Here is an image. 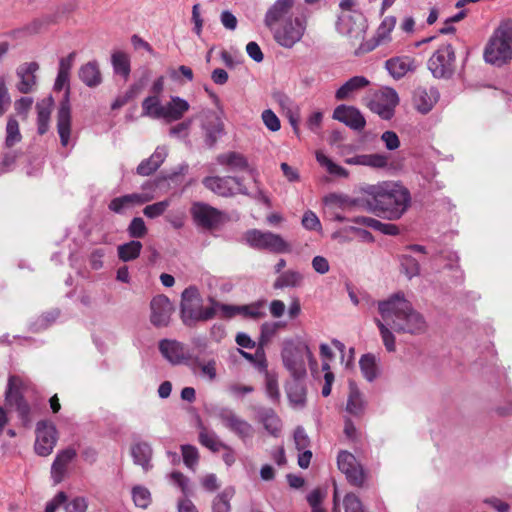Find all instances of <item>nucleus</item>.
Masks as SVG:
<instances>
[{
	"instance_id": "obj_1",
	"label": "nucleus",
	"mask_w": 512,
	"mask_h": 512,
	"mask_svg": "<svg viewBox=\"0 0 512 512\" xmlns=\"http://www.w3.org/2000/svg\"><path fill=\"white\" fill-rule=\"evenodd\" d=\"M383 321L397 333L419 335L426 331L427 323L422 314L414 309L403 292H397L378 302Z\"/></svg>"
},
{
	"instance_id": "obj_2",
	"label": "nucleus",
	"mask_w": 512,
	"mask_h": 512,
	"mask_svg": "<svg viewBox=\"0 0 512 512\" xmlns=\"http://www.w3.org/2000/svg\"><path fill=\"white\" fill-rule=\"evenodd\" d=\"M364 193L367 210L390 220L399 219L410 205L409 191L395 182L368 185Z\"/></svg>"
},
{
	"instance_id": "obj_3",
	"label": "nucleus",
	"mask_w": 512,
	"mask_h": 512,
	"mask_svg": "<svg viewBox=\"0 0 512 512\" xmlns=\"http://www.w3.org/2000/svg\"><path fill=\"white\" fill-rule=\"evenodd\" d=\"M205 188L221 197H233L236 194L246 195L266 206H271L270 198L264 192L258 179L254 177V189L249 191L243 183V178L236 176H208L202 181Z\"/></svg>"
},
{
	"instance_id": "obj_4",
	"label": "nucleus",
	"mask_w": 512,
	"mask_h": 512,
	"mask_svg": "<svg viewBox=\"0 0 512 512\" xmlns=\"http://www.w3.org/2000/svg\"><path fill=\"white\" fill-rule=\"evenodd\" d=\"M210 306L203 307L199 291L196 287L190 286L182 292L181 299V318L186 326H193L199 321L213 319L216 315H221L222 303L210 299Z\"/></svg>"
},
{
	"instance_id": "obj_5",
	"label": "nucleus",
	"mask_w": 512,
	"mask_h": 512,
	"mask_svg": "<svg viewBox=\"0 0 512 512\" xmlns=\"http://www.w3.org/2000/svg\"><path fill=\"white\" fill-rule=\"evenodd\" d=\"M487 63L502 66L512 59V21L502 22L494 31L484 49Z\"/></svg>"
},
{
	"instance_id": "obj_6",
	"label": "nucleus",
	"mask_w": 512,
	"mask_h": 512,
	"mask_svg": "<svg viewBox=\"0 0 512 512\" xmlns=\"http://www.w3.org/2000/svg\"><path fill=\"white\" fill-rule=\"evenodd\" d=\"M307 28V17L304 10L296 8L293 19L277 23L270 29L277 44L284 48H292L301 41Z\"/></svg>"
},
{
	"instance_id": "obj_7",
	"label": "nucleus",
	"mask_w": 512,
	"mask_h": 512,
	"mask_svg": "<svg viewBox=\"0 0 512 512\" xmlns=\"http://www.w3.org/2000/svg\"><path fill=\"white\" fill-rule=\"evenodd\" d=\"M284 366L295 379H300L306 374V360L313 370L317 361L313 357L309 347L304 343L287 344L282 351Z\"/></svg>"
},
{
	"instance_id": "obj_8",
	"label": "nucleus",
	"mask_w": 512,
	"mask_h": 512,
	"mask_svg": "<svg viewBox=\"0 0 512 512\" xmlns=\"http://www.w3.org/2000/svg\"><path fill=\"white\" fill-rule=\"evenodd\" d=\"M214 416L221 422L222 426L238 437L244 444H247L255 434L254 427L233 409L220 407L215 409Z\"/></svg>"
},
{
	"instance_id": "obj_9",
	"label": "nucleus",
	"mask_w": 512,
	"mask_h": 512,
	"mask_svg": "<svg viewBox=\"0 0 512 512\" xmlns=\"http://www.w3.org/2000/svg\"><path fill=\"white\" fill-rule=\"evenodd\" d=\"M247 244L259 250H268L273 253H289L291 246L279 234L271 231L251 229L245 233Z\"/></svg>"
},
{
	"instance_id": "obj_10",
	"label": "nucleus",
	"mask_w": 512,
	"mask_h": 512,
	"mask_svg": "<svg viewBox=\"0 0 512 512\" xmlns=\"http://www.w3.org/2000/svg\"><path fill=\"white\" fill-rule=\"evenodd\" d=\"M455 53L452 45L439 47L428 60V68L436 78H447L452 75Z\"/></svg>"
},
{
	"instance_id": "obj_11",
	"label": "nucleus",
	"mask_w": 512,
	"mask_h": 512,
	"mask_svg": "<svg viewBox=\"0 0 512 512\" xmlns=\"http://www.w3.org/2000/svg\"><path fill=\"white\" fill-rule=\"evenodd\" d=\"M190 213L194 223L207 230L217 228L223 221V213L220 210L200 201L192 203Z\"/></svg>"
},
{
	"instance_id": "obj_12",
	"label": "nucleus",
	"mask_w": 512,
	"mask_h": 512,
	"mask_svg": "<svg viewBox=\"0 0 512 512\" xmlns=\"http://www.w3.org/2000/svg\"><path fill=\"white\" fill-rule=\"evenodd\" d=\"M398 103L399 97L397 92L392 88L385 87L374 94L369 102V108L382 119L388 120L394 115V110Z\"/></svg>"
},
{
	"instance_id": "obj_13",
	"label": "nucleus",
	"mask_w": 512,
	"mask_h": 512,
	"mask_svg": "<svg viewBox=\"0 0 512 512\" xmlns=\"http://www.w3.org/2000/svg\"><path fill=\"white\" fill-rule=\"evenodd\" d=\"M339 6L342 10L338 19L340 32L350 34L362 30L364 27V17L362 13L355 9V0H342Z\"/></svg>"
},
{
	"instance_id": "obj_14",
	"label": "nucleus",
	"mask_w": 512,
	"mask_h": 512,
	"mask_svg": "<svg viewBox=\"0 0 512 512\" xmlns=\"http://www.w3.org/2000/svg\"><path fill=\"white\" fill-rule=\"evenodd\" d=\"M337 464L339 470L345 474L350 484L357 487L364 485L365 473L353 454L341 451L337 457Z\"/></svg>"
},
{
	"instance_id": "obj_15",
	"label": "nucleus",
	"mask_w": 512,
	"mask_h": 512,
	"mask_svg": "<svg viewBox=\"0 0 512 512\" xmlns=\"http://www.w3.org/2000/svg\"><path fill=\"white\" fill-rule=\"evenodd\" d=\"M57 442L55 426L48 421H40L36 426L35 452L40 456H48Z\"/></svg>"
},
{
	"instance_id": "obj_16",
	"label": "nucleus",
	"mask_w": 512,
	"mask_h": 512,
	"mask_svg": "<svg viewBox=\"0 0 512 512\" xmlns=\"http://www.w3.org/2000/svg\"><path fill=\"white\" fill-rule=\"evenodd\" d=\"M70 88L67 86L57 112V131L62 146H67L71 135V106L69 101Z\"/></svg>"
},
{
	"instance_id": "obj_17",
	"label": "nucleus",
	"mask_w": 512,
	"mask_h": 512,
	"mask_svg": "<svg viewBox=\"0 0 512 512\" xmlns=\"http://www.w3.org/2000/svg\"><path fill=\"white\" fill-rule=\"evenodd\" d=\"M295 0H276L267 10L264 23L269 29H273L277 23L293 19Z\"/></svg>"
},
{
	"instance_id": "obj_18",
	"label": "nucleus",
	"mask_w": 512,
	"mask_h": 512,
	"mask_svg": "<svg viewBox=\"0 0 512 512\" xmlns=\"http://www.w3.org/2000/svg\"><path fill=\"white\" fill-rule=\"evenodd\" d=\"M22 386L23 381L20 377L15 375L10 376L6 390V401L16 408L21 418L25 419L29 415L30 408L28 403L22 397Z\"/></svg>"
},
{
	"instance_id": "obj_19",
	"label": "nucleus",
	"mask_w": 512,
	"mask_h": 512,
	"mask_svg": "<svg viewBox=\"0 0 512 512\" xmlns=\"http://www.w3.org/2000/svg\"><path fill=\"white\" fill-rule=\"evenodd\" d=\"M201 127L205 133V142L209 147H213L219 137L224 133L223 121L213 110L203 112Z\"/></svg>"
},
{
	"instance_id": "obj_20",
	"label": "nucleus",
	"mask_w": 512,
	"mask_h": 512,
	"mask_svg": "<svg viewBox=\"0 0 512 512\" xmlns=\"http://www.w3.org/2000/svg\"><path fill=\"white\" fill-rule=\"evenodd\" d=\"M332 117L356 131L363 130L366 125L364 116L360 110L354 106L341 104L334 109Z\"/></svg>"
},
{
	"instance_id": "obj_21",
	"label": "nucleus",
	"mask_w": 512,
	"mask_h": 512,
	"mask_svg": "<svg viewBox=\"0 0 512 512\" xmlns=\"http://www.w3.org/2000/svg\"><path fill=\"white\" fill-rule=\"evenodd\" d=\"M39 69L37 62L23 63L16 69V75L19 79L16 84L17 90L22 94H29L36 90L37 77L36 72Z\"/></svg>"
},
{
	"instance_id": "obj_22",
	"label": "nucleus",
	"mask_w": 512,
	"mask_h": 512,
	"mask_svg": "<svg viewBox=\"0 0 512 512\" xmlns=\"http://www.w3.org/2000/svg\"><path fill=\"white\" fill-rule=\"evenodd\" d=\"M151 322L153 325L161 327L169 323L173 311L172 303L165 295L155 296L150 303Z\"/></svg>"
},
{
	"instance_id": "obj_23",
	"label": "nucleus",
	"mask_w": 512,
	"mask_h": 512,
	"mask_svg": "<svg viewBox=\"0 0 512 512\" xmlns=\"http://www.w3.org/2000/svg\"><path fill=\"white\" fill-rule=\"evenodd\" d=\"M216 160L219 165L226 166L230 171H247L251 174L253 180L254 177L258 179L257 173L250 167L247 158L241 153L229 151L219 154Z\"/></svg>"
},
{
	"instance_id": "obj_24",
	"label": "nucleus",
	"mask_w": 512,
	"mask_h": 512,
	"mask_svg": "<svg viewBox=\"0 0 512 512\" xmlns=\"http://www.w3.org/2000/svg\"><path fill=\"white\" fill-rule=\"evenodd\" d=\"M152 199L148 194L132 193L116 197L111 200L108 208L117 214H124L127 210L146 203Z\"/></svg>"
},
{
	"instance_id": "obj_25",
	"label": "nucleus",
	"mask_w": 512,
	"mask_h": 512,
	"mask_svg": "<svg viewBox=\"0 0 512 512\" xmlns=\"http://www.w3.org/2000/svg\"><path fill=\"white\" fill-rule=\"evenodd\" d=\"M370 84V81L364 76H354L342 84L335 92V98L338 101H350L363 89Z\"/></svg>"
},
{
	"instance_id": "obj_26",
	"label": "nucleus",
	"mask_w": 512,
	"mask_h": 512,
	"mask_svg": "<svg viewBox=\"0 0 512 512\" xmlns=\"http://www.w3.org/2000/svg\"><path fill=\"white\" fill-rule=\"evenodd\" d=\"M237 314H242L246 317L259 319L265 316L264 302H256L244 306H232L223 304L221 307V317L231 318Z\"/></svg>"
},
{
	"instance_id": "obj_27",
	"label": "nucleus",
	"mask_w": 512,
	"mask_h": 512,
	"mask_svg": "<svg viewBox=\"0 0 512 512\" xmlns=\"http://www.w3.org/2000/svg\"><path fill=\"white\" fill-rule=\"evenodd\" d=\"M439 93L435 88L419 87L414 91L413 103L415 108L422 114H426L433 108L438 101Z\"/></svg>"
},
{
	"instance_id": "obj_28",
	"label": "nucleus",
	"mask_w": 512,
	"mask_h": 512,
	"mask_svg": "<svg viewBox=\"0 0 512 512\" xmlns=\"http://www.w3.org/2000/svg\"><path fill=\"white\" fill-rule=\"evenodd\" d=\"M390 157L386 154H360L353 157H347L344 162L348 165H361L373 169H383L388 166Z\"/></svg>"
},
{
	"instance_id": "obj_29",
	"label": "nucleus",
	"mask_w": 512,
	"mask_h": 512,
	"mask_svg": "<svg viewBox=\"0 0 512 512\" xmlns=\"http://www.w3.org/2000/svg\"><path fill=\"white\" fill-rule=\"evenodd\" d=\"M161 354L172 364H180L187 359L184 345L176 340L164 339L159 343Z\"/></svg>"
},
{
	"instance_id": "obj_30",
	"label": "nucleus",
	"mask_w": 512,
	"mask_h": 512,
	"mask_svg": "<svg viewBox=\"0 0 512 512\" xmlns=\"http://www.w3.org/2000/svg\"><path fill=\"white\" fill-rule=\"evenodd\" d=\"M385 67L394 79H400L408 72L414 71L416 65L413 58L409 56H398L387 60Z\"/></svg>"
},
{
	"instance_id": "obj_31",
	"label": "nucleus",
	"mask_w": 512,
	"mask_h": 512,
	"mask_svg": "<svg viewBox=\"0 0 512 512\" xmlns=\"http://www.w3.org/2000/svg\"><path fill=\"white\" fill-rule=\"evenodd\" d=\"M75 456L76 451L73 448H67L57 454L51 467V476L56 484L63 480L67 466Z\"/></svg>"
},
{
	"instance_id": "obj_32",
	"label": "nucleus",
	"mask_w": 512,
	"mask_h": 512,
	"mask_svg": "<svg viewBox=\"0 0 512 512\" xmlns=\"http://www.w3.org/2000/svg\"><path fill=\"white\" fill-rule=\"evenodd\" d=\"M190 109L189 103L178 96H172L170 101L164 104L163 120L168 123L180 120Z\"/></svg>"
},
{
	"instance_id": "obj_33",
	"label": "nucleus",
	"mask_w": 512,
	"mask_h": 512,
	"mask_svg": "<svg viewBox=\"0 0 512 512\" xmlns=\"http://www.w3.org/2000/svg\"><path fill=\"white\" fill-rule=\"evenodd\" d=\"M366 408V401L363 393L355 382H349V395L346 404V411L355 417L363 415Z\"/></svg>"
},
{
	"instance_id": "obj_34",
	"label": "nucleus",
	"mask_w": 512,
	"mask_h": 512,
	"mask_svg": "<svg viewBox=\"0 0 512 512\" xmlns=\"http://www.w3.org/2000/svg\"><path fill=\"white\" fill-rule=\"evenodd\" d=\"M168 155V150L164 146H158L154 153L143 160L137 167V173L141 176H149L156 171Z\"/></svg>"
},
{
	"instance_id": "obj_35",
	"label": "nucleus",
	"mask_w": 512,
	"mask_h": 512,
	"mask_svg": "<svg viewBox=\"0 0 512 512\" xmlns=\"http://www.w3.org/2000/svg\"><path fill=\"white\" fill-rule=\"evenodd\" d=\"M152 454V447L147 442H138L131 447V455L134 463L141 466L145 472L152 469Z\"/></svg>"
},
{
	"instance_id": "obj_36",
	"label": "nucleus",
	"mask_w": 512,
	"mask_h": 512,
	"mask_svg": "<svg viewBox=\"0 0 512 512\" xmlns=\"http://www.w3.org/2000/svg\"><path fill=\"white\" fill-rule=\"evenodd\" d=\"M78 76L88 87L94 88L101 84L102 75L96 61H90L79 68Z\"/></svg>"
},
{
	"instance_id": "obj_37",
	"label": "nucleus",
	"mask_w": 512,
	"mask_h": 512,
	"mask_svg": "<svg viewBox=\"0 0 512 512\" xmlns=\"http://www.w3.org/2000/svg\"><path fill=\"white\" fill-rule=\"evenodd\" d=\"M52 106H53L52 97L42 99L36 105L38 133L40 135L45 134L49 129V121H50V115L52 112Z\"/></svg>"
},
{
	"instance_id": "obj_38",
	"label": "nucleus",
	"mask_w": 512,
	"mask_h": 512,
	"mask_svg": "<svg viewBox=\"0 0 512 512\" xmlns=\"http://www.w3.org/2000/svg\"><path fill=\"white\" fill-rule=\"evenodd\" d=\"M259 420L269 434L274 437L279 436L282 429V422L274 410L270 408L261 409L259 411Z\"/></svg>"
},
{
	"instance_id": "obj_39",
	"label": "nucleus",
	"mask_w": 512,
	"mask_h": 512,
	"mask_svg": "<svg viewBox=\"0 0 512 512\" xmlns=\"http://www.w3.org/2000/svg\"><path fill=\"white\" fill-rule=\"evenodd\" d=\"M164 104L156 95L146 97L142 102V115L153 119H163Z\"/></svg>"
},
{
	"instance_id": "obj_40",
	"label": "nucleus",
	"mask_w": 512,
	"mask_h": 512,
	"mask_svg": "<svg viewBox=\"0 0 512 512\" xmlns=\"http://www.w3.org/2000/svg\"><path fill=\"white\" fill-rule=\"evenodd\" d=\"M142 243L138 240H131L117 247V254L123 262H129L139 257L142 250Z\"/></svg>"
},
{
	"instance_id": "obj_41",
	"label": "nucleus",
	"mask_w": 512,
	"mask_h": 512,
	"mask_svg": "<svg viewBox=\"0 0 512 512\" xmlns=\"http://www.w3.org/2000/svg\"><path fill=\"white\" fill-rule=\"evenodd\" d=\"M316 160L322 166L326 169V171L334 176L340 177V178H348L349 172L342 166L334 163L328 156L324 154V152L318 150L315 153Z\"/></svg>"
},
{
	"instance_id": "obj_42",
	"label": "nucleus",
	"mask_w": 512,
	"mask_h": 512,
	"mask_svg": "<svg viewBox=\"0 0 512 512\" xmlns=\"http://www.w3.org/2000/svg\"><path fill=\"white\" fill-rule=\"evenodd\" d=\"M295 379L294 382L288 385L287 395L290 404L295 408H302L306 402V389Z\"/></svg>"
},
{
	"instance_id": "obj_43",
	"label": "nucleus",
	"mask_w": 512,
	"mask_h": 512,
	"mask_svg": "<svg viewBox=\"0 0 512 512\" xmlns=\"http://www.w3.org/2000/svg\"><path fill=\"white\" fill-rule=\"evenodd\" d=\"M303 276L295 270H287L279 275L275 280L273 287L275 289H283L287 287H296L301 284Z\"/></svg>"
},
{
	"instance_id": "obj_44",
	"label": "nucleus",
	"mask_w": 512,
	"mask_h": 512,
	"mask_svg": "<svg viewBox=\"0 0 512 512\" xmlns=\"http://www.w3.org/2000/svg\"><path fill=\"white\" fill-rule=\"evenodd\" d=\"M199 442L212 452H218L226 444L222 442L214 431L202 427L199 432Z\"/></svg>"
},
{
	"instance_id": "obj_45",
	"label": "nucleus",
	"mask_w": 512,
	"mask_h": 512,
	"mask_svg": "<svg viewBox=\"0 0 512 512\" xmlns=\"http://www.w3.org/2000/svg\"><path fill=\"white\" fill-rule=\"evenodd\" d=\"M359 366L363 377L369 381H374L378 376L376 358L372 354H365L359 360Z\"/></svg>"
},
{
	"instance_id": "obj_46",
	"label": "nucleus",
	"mask_w": 512,
	"mask_h": 512,
	"mask_svg": "<svg viewBox=\"0 0 512 512\" xmlns=\"http://www.w3.org/2000/svg\"><path fill=\"white\" fill-rule=\"evenodd\" d=\"M111 60L114 72L127 80L131 71L129 56L124 52L117 51L112 54Z\"/></svg>"
},
{
	"instance_id": "obj_47",
	"label": "nucleus",
	"mask_w": 512,
	"mask_h": 512,
	"mask_svg": "<svg viewBox=\"0 0 512 512\" xmlns=\"http://www.w3.org/2000/svg\"><path fill=\"white\" fill-rule=\"evenodd\" d=\"M234 493V488L228 487L218 494L213 500V512H230V500L234 496Z\"/></svg>"
},
{
	"instance_id": "obj_48",
	"label": "nucleus",
	"mask_w": 512,
	"mask_h": 512,
	"mask_svg": "<svg viewBox=\"0 0 512 512\" xmlns=\"http://www.w3.org/2000/svg\"><path fill=\"white\" fill-rule=\"evenodd\" d=\"M375 324L379 329L381 339L383 341V344L388 352H394L396 350V343H395V336L393 332L391 331L392 328H390L389 325H387L383 319L376 318Z\"/></svg>"
},
{
	"instance_id": "obj_49",
	"label": "nucleus",
	"mask_w": 512,
	"mask_h": 512,
	"mask_svg": "<svg viewBox=\"0 0 512 512\" xmlns=\"http://www.w3.org/2000/svg\"><path fill=\"white\" fill-rule=\"evenodd\" d=\"M396 25V18L393 16H388L383 19L381 24L379 25L377 31H376V44H384L387 41L390 40V34L395 28Z\"/></svg>"
},
{
	"instance_id": "obj_50",
	"label": "nucleus",
	"mask_w": 512,
	"mask_h": 512,
	"mask_svg": "<svg viewBox=\"0 0 512 512\" xmlns=\"http://www.w3.org/2000/svg\"><path fill=\"white\" fill-rule=\"evenodd\" d=\"M21 139L22 135L20 133L18 121L13 117H9L6 125L5 146L7 148H11L15 144L19 143Z\"/></svg>"
},
{
	"instance_id": "obj_51",
	"label": "nucleus",
	"mask_w": 512,
	"mask_h": 512,
	"mask_svg": "<svg viewBox=\"0 0 512 512\" xmlns=\"http://www.w3.org/2000/svg\"><path fill=\"white\" fill-rule=\"evenodd\" d=\"M132 499L134 504L139 508H147L151 503L150 491L141 485H136L132 488Z\"/></svg>"
},
{
	"instance_id": "obj_52",
	"label": "nucleus",
	"mask_w": 512,
	"mask_h": 512,
	"mask_svg": "<svg viewBox=\"0 0 512 512\" xmlns=\"http://www.w3.org/2000/svg\"><path fill=\"white\" fill-rule=\"evenodd\" d=\"M265 391L267 397L273 402L278 403L280 400V391L278 387L277 378L274 374L266 371L265 375Z\"/></svg>"
},
{
	"instance_id": "obj_53",
	"label": "nucleus",
	"mask_w": 512,
	"mask_h": 512,
	"mask_svg": "<svg viewBox=\"0 0 512 512\" xmlns=\"http://www.w3.org/2000/svg\"><path fill=\"white\" fill-rule=\"evenodd\" d=\"M401 267L404 274L409 278L419 275L420 265L418 261L410 255L401 256Z\"/></svg>"
},
{
	"instance_id": "obj_54",
	"label": "nucleus",
	"mask_w": 512,
	"mask_h": 512,
	"mask_svg": "<svg viewBox=\"0 0 512 512\" xmlns=\"http://www.w3.org/2000/svg\"><path fill=\"white\" fill-rule=\"evenodd\" d=\"M182 456L184 464L191 470L195 469V466L198 464L199 453L195 446L192 445H182L181 446Z\"/></svg>"
},
{
	"instance_id": "obj_55",
	"label": "nucleus",
	"mask_w": 512,
	"mask_h": 512,
	"mask_svg": "<svg viewBox=\"0 0 512 512\" xmlns=\"http://www.w3.org/2000/svg\"><path fill=\"white\" fill-rule=\"evenodd\" d=\"M147 227L141 217H135L131 220L127 232L131 238H143L147 234Z\"/></svg>"
},
{
	"instance_id": "obj_56",
	"label": "nucleus",
	"mask_w": 512,
	"mask_h": 512,
	"mask_svg": "<svg viewBox=\"0 0 512 512\" xmlns=\"http://www.w3.org/2000/svg\"><path fill=\"white\" fill-rule=\"evenodd\" d=\"M324 202L326 205H332V206H336V207L343 208V209L346 207H350V206L354 205V203H355L349 197L342 195V194H336V193H331V194L327 195L324 198Z\"/></svg>"
},
{
	"instance_id": "obj_57",
	"label": "nucleus",
	"mask_w": 512,
	"mask_h": 512,
	"mask_svg": "<svg viewBox=\"0 0 512 512\" xmlns=\"http://www.w3.org/2000/svg\"><path fill=\"white\" fill-rule=\"evenodd\" d=\"M139 89L140 87L138 85H132L129 88V90H127L123 95H119L114 100V102L111 104V108L113 110H117L126 105L131 99H133L137 95Z\"/></svg>"
},
{
	"instance_id": "obj_58",
	"label": "nucleus",
	"mask_w": 512,
	"mask_h": 512,
	"mask_svg": "<svg viewBox=\"0 0 512 512\" xmlns=\"http://www.w3.org/2000/svg\"><path fill=\"white\" fill-rule=\"evenodd\" d=\"M169 205H170L169 200H163V201L151 204V205H147L143 209V213L146 217L153 219V218H156V217L162 215L166 211V209L169 207Z\"/></svg>"
},
{
	"instance_id": "obj_59",
	"label": "nucleus",
	"mask_w": 512,
	"mask_h": 512,
	"mask_svg": "<svg viewBox=\"0 0 512 512\" xmlns=\"http://www.w3.org/2000/svg\"><path fill=\"white\" fill-rule=\"evenodd\" d=\"M196 366L199 368L202 377L209 381H214L216 379L217 373L215 360L212 359L207 362L197 361Z\"/></svg>"
},
{
	"instance_id": "obj_60",
	"label": "nucleus",
	"mask_w": 512,
	"mask_h": 512,
	"mask_svg": "<svg viewBox=\"0 0 512 512\" xmlns=\"http://www.w3.org/2000/svg\"><path fill=\"white\" fill-rule=\"evenodd\" d=\"M345 512H364L362 502L353 493H348L344 497Z\"/></svg>"
},
{
	"instance_id": "obj_61",
	"label": "nucleus",
	"mask_w": 512,
	"mask_h": 512,
	"mask_svg": "<svg viewBox=\"0 0 512 512\" xmlns=\"http://www.w3.org/2000/svg\"><path fill=\"white\" fill-rule=\"evenodd\" d=\"M262 120L265 126L272 132H276L280 129L281 124L277 115L270 109L262 112Z\"/></svg>"
},
{
	"instance_id": "obj_62",
	"label": "nucleus",
	"mask_w": 512,
	"mask_h": 512,
	"mask_svg": "<svg viewBox=\"0 0 512 512\" xmlns=\"http://www.w3.org/2000/svg\"><path fill=\"white\" fill-rule=\"evenodd\" d=\"M88 507L87 500L84 497L77 496L65 504V512H86Z\"/></svg>"
},
{
	"instance_id": "obj_63",
	"label": "nucleus",
	"mask_w": 512,
	"mask_h": 512,
	"mask_svg": "<svg viewBox=\"0 0 512 512\" xmlns=\"http://www.w3.org/2000/svg\"><path fill=\"white\" fill-rule=\"evenodd\" d=\"M281 323L279 322H265L261 326V342H268L277 332V330L281 327Z\"/></svg>"
},
{
	"instance_id": "obj_64",
	"label": "nucleus",
	"mask_w": 512,
	"mask_h": 512,
	"mask_svg": "<svg viewBox=\"0 0 512 512\" xmlns=\"http://www.w3.org/2000/svg\"><path fill=\"white\" fill-rule=\"evenodd\" d=\"M302 225L307 230H320L321 229V223H320L319 218L311 210H308L304 213V215L302 217Z\"/></svg>"
}]
</instances>
